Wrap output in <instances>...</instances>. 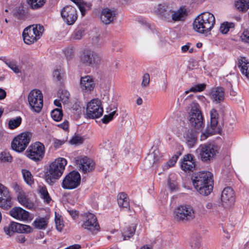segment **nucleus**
<instances>
[{
	"label": "nucleus",
	"instance_id": "nucleus-30",
	"mask_svg": "<svg viewBox=\"0 0 249 249\" xmlns=\"http://www.w3.org/2000/svg\"><path fill=\"white\" fill-rule=\"evenodd\" d=\"M221 200L227 203L228 201L232 202L234 201L233 190L231 187L225 188L221 193Z\"/></svg>",
	"mask_w": 249,
	"mask_h": 249
},
{
	"label": "nucleus",
	"instance_id": "nucleus-26",
	"mask_svg": "<svg viewBox=\"0 0 249 249\" xmlns=\"http://www.w3.org/2000/svg\"><path fill=\"white\" fill-rule=\"evenodd\" d=\"M13 205L12 197L9 191L5 192L4 195L0 197V207L5 210L9 209Z\"/></svg>",
	"mask_w": 249,
	"mask_h": 249
},
{
	"label": "nucleus",
	"instance_id": "nucleus-56",
	"mask_svg": "<svg viewBox=\"0 0 249 249\" xmlns=\"http://www.w3.org/2000/svg\"><path fill=\"white\" fill-rule=\"evenodd\" d=\"M83 138L80 136H75L70 141V142L73 144H79L83 142Z\"/></svg>",
	"mask_w": 249,
	"mask_h": 249
},
{
	"label": "nucleus",
	"instance_id": "nucleus-19",
	"mask_svg": "<svg viewBox=\"0 0 249 249\" xmlns=\"http://www.w3.org/2000/svg\"><path fill=\"white\" fill-rule=\"evenodd\" d=\"M80 87L84 93H91L95 87L94 78L90 75L82 77L80 79Z\"/></svg>",
	"mask_w": 249,
	"mask_h": 249
},
{
	"label": "nucleus",
	"instance_id": "nucleus-59",
	"mask_svg": "<svg viewBox=\"0 0 249 249\" xmlns=\"http://www.w3.org/2000/svg\"><path fill=\"white\" fill-rule=\"evenodd\" d=\"M58 126L64 130H67L69 127V122L67 121H65L63 123L58 124Z\"/></svg>",
	"mask_w": 249,
	"mask_h": 249
},
{
	"label": "nucleus",
	"instance_id": "nucleus-43",
	"mask_svg": "<svg viewBox=\"0 0 249 249\" xmlns=\"http://www.w3.org/2000/svg\"><path fill=\"white\" fill-rule=\"evenodd\" d=\"M28 3L33 9H37L42 6L45 0H27Z\"/></svg>",
	"mask_w": 249,
	"mask_h": 249
},
{
	"label": "nucleus",
	"instance_id": "nucleus-48",
	"mask_svg": "<svg viewBox=\"0 0 249 249\" xmlns=\"http://www.w3.org/2000/svg\"><path fill=\"white\" fill-rule=\"evenodd\" d=\"M64 72L60 69H55L53 72V77L57 81L60 82L63 79Z\"/></svg>",
	"mask_w": 249,
	"mask_h": 249
},
{
	"label": "nucleus",
	"instance_id": "nucleus-52",
	"mask_svg": "<svg viewBox=\"0 0 249 249\" xmlns=\"http://www.w3.org/2000/svg\"><path fill=\"white\" fill-rule=\"evenodd\" d=\"M116 110H115L111 112L110 113H109L108 115H105L103 117V118L102 119V122L104 124H107L110 121H111L113 118V116L116 113Z\"/></svg>",
	"mask_w": 249,
	"mask_h": 249
},
{
	"label": "nucleus",
	"instance_id": "nucleus-27",
	"mask_svg": "<svg viewBox=\"0 0 249 249\" xmlns=\"http://www.w3.org/2000/svg\"><path fill=\"white\" fill-rule=\"evenodd\" d=\"M184 137L189 148H192L196 144L197 135L196 131L194 130H189L186 133Z\"/></svg>",
	"mask_w": 249,
	"mask_h": 249
},
{
	"label": "nucleus",
	"instance_id": "nucleus-61",
	"mask_svg": "<svg viewBox=\"0 0 249 249\" xmlns=\"http://www.w3.org/2000/svg\"><path fill=\"white\" fill-rule=\"evenodd\" d=\"M16 240L17 242L20 243H24L26 240L25 236L23 235H19L17 236Z\"/></svg>",
	"mask_w": 249,
	"mask_h": 249
},
{
	"label": "nucleus",
	"instance_id": "nucleus-36",
	"mask_svg": "<svg viewBox=\"0 0 249 249\" xmlns=\"http://www.w3.org/2000/svg\"><path fill=\"white\" fill-rule=\"evenodd\" d=\"M210 126L213 128L217 127L218 119V114L216 109L213 108L210 111Z\"/></svg>",
	"mask_w": 249,
	"mask_h": 249
},
{
	"label": "nucleus",
	"instance_id": "nucleus-3",
	"mask_svg": "<svg viewBox=\"0 0 249 249\" xmlns=\"http://www.w3.org/2000/svg\"><path fill=\"white\" fill-rule=\"evenodd\" d=\"M13 188L16 194L17 200L21 206L30 210L35 209V204L28 196L21 186L17 183H14L13 185Z\"/></svg>",
	"mask_w": 249,
	"mask_h": 249
},
{
	"label": "nucleus",
	"instance_id": "nucleus-16",
	"mask_svg": "<svg viewBox=\"0 0 249 249\" xmlns=\"http://www.w3.org/2000/svg\"><path fill=\"white\" fill-rule=\"evenodd\" d=\"M74 162L79 170L84 173L91 171L94 167L93 161L86 156L77 157Z\"/></svg>",
	"mask_w": 249,
	"mask_h": 249
},
{
	"label": "nucleus",
	"instance_id": "nucleus-1",
	"mask_svg": "<svg viewBox=\"0 0 249 249\" xmlns=\"http://www.w3.org/2000/svg\"><path fill=\"white\" fill-rule=\"evenodd\" d=\"M215 22V18L212 14L204 12L195 19L193 29L198 33L207 35L213 28Z\"/></svg>",
	"mask_w": 249,
	"mask_h": 249
},
{
	"label": "nucleus",
	"instance_id": "nucleus-57",
	"mask_svg": "<svg viewBox=\"0 0 249 249\" xmlns=\"http://www.w3.org/2000/svg\"><path fill=\"white\" fill-rule=\"evenodd\" d=\"M6 64L14 72L18 73L20 72L19 69L17 65L13 62H6Z\"/></svg>",
	"mask_w": 249,
	"mask_h": 249
},
{
	"label": "nucleus",
	"instance_id": "nucleus-13",
	"mask_svg": "<svg viewBox=\"0 0 249 249\" xmlns=\"http://www.w3.org/2000/svg\"><path fill=\"white\" fill-rule=\"evenodd\" d=\"M80 181V175L78 172L73 171L69 173L63 179L62 187L65 189H73L79 185Z\"/></svg>",
	"mask_w": 249,
	"mask_h": 249
},
{
	"label": "nucleus",
	"instance_id": "nucleus-40",
	"mask_svg": "<svg viewBox=\"0 0 249 249\" xmlns=\"http://www.w3.org/2000/svg\"><path fill=\"white\" fill-rule=\"evenodd\" d=\"M22 121L20 117H17L15 118H12L9 121L8 126L11 129H14L19 126Z\"/></svg>",
	"mask_w": 249,
	"mask_h": 249
},
{
	"label": "nucleus",
	"instance_id": "nucleus-45",
	"mask_svg": "<svg viewBox=\"0 0 249 249\" xmlns=\"http://www.w3.org/2000/svg\"><path fill=\"white\" fill-rule=\"evenodd\" d=\"M206 85L204 84H200L192 86L188 90L185 91L186 94L189 92H200L204 90Z\"/></svg>",
	"mask_w": 249,
	"mask_h": 249
},
{
	"label": "nucleus",
	"instance_id": "nucleus-64",
	"mask_svg": "<svg viewBox=\"0 0 249 249\" xmlns=\"http://www.w3.org/2000/svg\"><path fill=\"white\" fill-rule=\"evenodd\" d=\"M81 248V246L79 244H74L67 247L65 249H79Z\"/></svg>",
	"mask_w": 249,
	"mask_h": 249
},
{
	"label": "nucleus",
	"instance_id": "nucleus-49",
	"mask_svg": "<svg viewBox=\"0 0 249 249\" xmlns=\"http://www.w3.org/2000/svg\"><path fill=\"white\" fill-rule=\"evenodd\" d=\"M84 35V31L81 29H77L75 30L72 35V38L73 39L79 40L81 39Z\"/></svg>",
	"mask_w": 249,
	"mask_h": 249
},
{
	"label": "nucleus",
	"instance_id": "nucleus-29",
	"mask_svg": "<svg viewBox=\"0 0 249 249\" xmlns=\"http://www.w3.org/2000/svg\"><path fill=\"white\" fill-rule=\"evenodd\" d=\"M238 67L241 73L249 79V61L246 57H241L238 61Z\"/></svg>",
	"mask_w": 249,
	"mask_h": 249
},
{
	"label": "nucleus",
	"instance_id": "nucleus-2",
	"mask_svg": "<svg viewBox=\"0 0 249 249\" xmlns=\"http://www.w3.org/2000/svg\"><path fill=\"white\" fill-rule=\"evenodd\" d=\"M44 27L40 25H30L25 28L22 32L24 42L31 45L37 41L42 36Z\"/></svg>",
	"mask_w": 249,
	"mask_h": 249
},
{
	"label": "nucleus",
	"instance_id": "nucleus-4",
	"mask_svg": "<svg viewBox=\"0 0 249 249\" xmlns=\"http://www.w3.org/2000/svg\"><path fill=\"white\" fill-rule=\"evenodd\" d=\"M218 147L213 144H201L196 149L201 160L204 162L212 160L218 153Z\"/></svg>",
	"mask_w": 249,
	"mask_h": 249
},
{
	"label": "nucleus",
	"instance_id": "nucleus-17",
	"mask_svg": "<svg viewBox=\"0 0 249 249\" xmlns=\"http://www.w3.org/2000/svg\"><path fill=\"white\" fill-rule=\"evenodd\" d=\"M117 14L115 9L106 7L101 10L100 18L103 23L107 25L113 23L116 19Z\"/></svg>",
	"mask_w": 249,
	"mask_h": 249
},
{
	"label": "nucleus",
	"instance_id": "nucleus-9",
	"mask_svg": "<svg viewBox=\"0 0 249 249\" xmlns=\"http://www.w3.org/2000/svg\"><path fill=\"white\" fill-rule=\"evenodd\" d=\"M28 100L33 111L36 113L41 111L43 107V95L40 90L36 89L31 90L28 94Z\"/></svg>",
	"mask_w": 249,
	"mask_h": 249
},
{
	"label": "nucleus",
	"instance_id": "nucleus-6",
	"mask_svg": "<svg viewBox=\"0 0 249 249\" xmlns=\"http://www.w3.org/2000/svg\"><path fill=\"white\" fill-rule=\"evenodd\" d=\"M174 218L178 221H189L195 219V212L190 205H180L174 212Z\"/></svg>",
	"mask_w": 249,
	"mask_h": 249
},
{
	"label": "nucleus",
	"instance_id": "nucleus-21",
	"mask_svg": "<svg viewBox=\"0 0 249 249\" xmlns=\"http://www.w3.org/2000/svg\"><path fill=\"white\" fill-rule=\"evenodd\" d=\"M181 168L185 171H192L195 167L193 155L187 154L185 155L181 161Z\"/></svg>",
	"mask_w": 249,
	"mask_h": 249
},
{
	"label": "nucleus",
	"instance_id": "nucleus-39",
	"mask_svg": "<svg viewBox=\"0 0 249 249\" xmlns=\"http://www.w3.org/2000/svg\"><path fill=\"white\" fill-rule=\"evenodd\" d=\"M234 26L233 22H224L221 24L219 31L222 34H226L229 31L230 29L233 28Z\"/></svg>",
	"mask_w": 249,
	"mask_h": 249
},
{
	"label": "nucleus",
	"instance_id": "nucleus-46",
	"mask_svg": "<svg viewBox=\"0 0 249 249\" xmlns=\"http://www.w3.org/2000/svg\"><path fill=\"white\" fill-rule=\"evenodd\" d=\"M26 14V10L23 7H19L15 13V16L20 19H24Z\"/></svg>",
	"mask_w": 249,
	"mask_h": 249
},
{
	"label": "nucleus",
	"instance_id": "nucleus-10",
	"mask_svg": "<svg viewBox=\"0 0 249 249\" xmlns=\"http://www.w3.org/2000/svg\"><path fill=\"white\" fill-rule=\"evenodd\" d=\"M103 108L100 100L93 99L88 103L86 115L89 118H98L103 115Z\"/></svg>",
	"mask_w": 249,
	"mask_h": 249
},
{
	"label": "nucleus",
	"instance_id": "nucleus-15",
	"mask_svg": "<svg viewBox=\"0 0 249 249\" xmlns=\"http://www.w3.org/2000/svg\"><path fill=\"white\" fill-rule=\"evenodd\" d=\"M61 17L68 25L73 24L77 18L76 9L70 5L66 6L61 11Z\"/></svg>",
	"mask_w": 249,
	"mask_h": 249
},
{
	"label": "nucleus",
	"instance_id": "nucleus-47",
	"mask_svg": "<svg viewBox=\"0 0 249 249\" xmlns=\"http://www.w3.org/2000/svg\"><path fill=\"white\" fill-rule=\"evenodd\" d=\"M12 157L7 151H3L0 154V160L2 162H10Z\"/></svg>",
	"mask_w": 249,
	"mask_h": 249
},
{
	"label": "nucleus",
	"instance_id": "nucleus-22",
	"mask_svg": "<svg viewBox=\"0 0 249 249\" xmlns=\"http://www.w3.org/2000/svg\"><path fill=\"white\" fill-rule=\"evenodd\" d=\"M210 95L213 101L217 103H219L222 102L224 99V89L221 87L213 88L211 90Z\"/></svg>",
	"mask_w": 249,
	"mask_h": 249
},
{
	"label": "nucleus",
	"instance_id": "nucleus-53",
	"mask_svg": "<svg viewBox=\"0 0 249 249\" xmlns=\"http://www.w3.org/2000/svg\"><path fill=\"white\" fill-rule=\"evenodd\" d=\"M78 6L83 16L85 15V6L83 4L82 0H71Z\"/></svg>",
	"mask_w": 249,
	"mask_h": 249
},
{
	"label": "nucleus",
	"instance_id": "nucleus-51",
	"mask_svg": "<svg viewBox=\"0 0 249 249\" xmlns=\"http://www.w3.org/2000/svg\"><path fill=\"white\" fill-rule=\"evenodd\" d=\"M178 157L176 155H174L168 161L166 162L164 166V169H167L168 168L173 166L176 163Z\"/></svg>",
	"mask_w": 249,
	"mask_h": 249
},
{
	"label": "nucleus",
	"instance_id": "nucleus-44",
	"mask_svg": "<svg viewBox=\"0 0 249 249\" xmlns=\"http://www.w3.org/2000/svg\"><path fill=\"white\" fill-rule=\"evenodd\" d=\"M62 116L63 113L61 109L56 108L53 110L51 112V117L56 122L60 121Z\"/></svg>",
	"mask_w": 249,
	"mask_h": 249
},
{
	"label": "nucleus",
	"instance_id": "nucleus-55",
	"mask_svg": "<svg viewBox=\"0 0 249 249\" xmlns=\"http://www.w3.org/2000/svg\"><path fill=\"white\" fill-rule=\"evenodd\" d=\"M150 82V76L148 73H145L142 77V87L145 88L147 87L149 84Z\"/></svg>",
	"mask_w": 249,
	"mask_h": 249
},
{
	"label": "nucleus",
	"instance_id": "nucleus-7",
	"mask_svg": "<svg viewBox=\"0 0 249 249\" xmlns=\"http://www.w3.org/2000/svg\"><path fill=\"white\" fill-rule=\"evenodd\" d=\"M67 164V160L63 158L55 159L50 165L49 176L51 179H57L60 178Z\"/></svg>",
	"mask_w": 249,
	"mask_h": 249
},
{
	"label": "nucleus",
	"instance_id": "nucleus-42",
	"mask_svg": "<svg viewBox=\"0 0 249 249\" xmlns=\"http://www.w3.org/2000/svg\"><path fill=\"white\" fill-rule=\"evenodd\" d=\"M190 249H202L201 241L197 237H193L190 243Z\"/></svg>",
	"mask_w": 249,
	"mask_h": 249
},
{
	"label": "nucleus",
	"instance_id": "nucleus-38",
	"mask_svg": "<svg viewBox=\"0 0 249 249\" xmlns=\"http://www.w3.org/2000/svg\"><path fill=\"white\" fill-rule=\"evenodd\" d=\"M135 226H132L128 227L124 230L122 235L123 237V240H126L129 239L131 237L133 236L135 232Z\"/></svg>",
	"mask_w": 249,
	"mask_h": 249
},
{
	"label": "nucleus",
	"instance_id": "nucleus-11",
	"mask_svg": "<svg viewBox=\"0 0 249 249\" xmlns=\"http://www.w3.org/2000/svg\"><path fill=\"white\" fill-rule=\"evenodd\" d=\"M26 154L30 159L35 161H40L44 156V145L40 142H36L28 147Z\"/></svg>",
	"mask_w": 249,
	"mask_h": 249
},
{
	"label": "nucleus",
	"instance_id": "nucleus-14",
	"mask_svg": "<svg viewBox=\"0 0 249 249\" xmlns=\"http://www.w3.org/2000/svg\"><path fill=\"white\" fill-rule=\"evenodd\" d=\"M82 227L92 232H96L100 230V226L94 214L88 213L83 215V222Z\"/></svg>",
	"mask_w": 249,
	"mask_h": 249
},
{
	"label": "nucleus",
	"instance_id": "nucleus-31",
	"mask_svg": "<svg viewBox=\"0 0 249 249\" xmlns=\"http://www.w3.org/2000/svg\"><path fill=\"white\" fill-rule=\"evenodd\" d=\"M37 192L40 197L46 203H49L51 201V198L49 194L47 188L45 186H39L37 188Z\"/></svg>",
	"mask_w": 249,
	"mask_h": 249
},
{
	"label": "nucleus",
	"instance_id": "nucleus-35",
	"mask_svg": "<svg viewBox=\"0 0 249 249\" xmlns=\"http://www.w3.org/2000/svg\"><path fill=\"white\" fill-rule=\"evenodd\" d=\"M235 7L240 11H246L249 8V0H238L235 2Z\"/></svg>",
	"mask_w": 249,
	"mask_h": 249
},
{
	"label": "nucleus",
	"instance_id": "nucleus-60",
	"mask_svg": "<svg viewBox=\"0 0 249 249\" xmlns=\"http://www.w3.org/2000/svg\"><path fill=\"white\" fill-rule=\"evenodd\" d=\"M191 45V43L188 42L185 45H183L181 47V50L182 53H186L190 47Z\"/></svg>",
	"mask_w": 249,
	"mask_h": 249
},
{
	"label": "nucleus",
	"instance_id": "nucleus-5",
	"mask_svg": "<svg viewBox=\"0 0 249 249\" xmlns=\"http://www.w3.org/2000/svg\"><path fill=\"white\" fill-rule=\"evenodd\" d=\"M190 115L189 121L191 125L196 129H200L203 126V118L199 105L195 102L190 104Z\"/></svg>",
	"mask_w": 249,
	"mask_h": 249
},
{
	"label": "nucleus",
	"instance_id": "nucleus-63",
	"mask_svg": "<svg viewBox=\"0 0 249 249\" xmlns=\"http://www.w3.org/2000/svg\"><path fill=\"white\" fill-rule=\"evenodd\" d=\"M63 141L56 140L54 142V147L56 148H59L61 145L63 144Z\"/></svg>",
	"mask_w": 249,
	"mask_h": 249
},
{
	"label": "nucleus",
	"instance_id": "nucleus-20",
	"mask_svg": "<svg viewBox=\"0 0 249 249\" xmlns=\"http://www.w3.org/2000/svg\"><path fill=\"white\" fill-rule=\"evenodd\" d=\"M10 214L15 219L26 221L30 219V213L20 207H15L10 211Z\"/></svg>",
	"mask_w": 249,
	"mask_h": 249
},
{
	"label": "nucleus",
	"instance_id": "nucleus-34",
	"mask_svg": "<svg viewBox=\"0 0 249 249\" xmlns=\"http://www.w3.org/2000/svg\"><path fill=\"white\" fill-rule=\"evenodd\" d=\"M21 173L25 182L28 185L31 186L34 184V177L30 171L26 169H22Z\"/></svg>",
	"mask_w": 249,
	"mask_h": 249
},
{
	"label": "nucleus",
	"instance_id": "nucleus-24",
	"mask_svg": "<svg viewBox=\"0 0 249 249\" xmlns=\"http://www.w3.org/2000/svg\"><path fill=\"white\" fill-rule=\"evenodd\" d=\"M154 11L166 20L170 19L168 12H171L169 5L166 3L160 4L154 9Z\"/></svg>",
	"mask_w": 249,
	"mask_h": 249
},
{
	"label": "nucleus",
	"instance_id": "nucleus-62",
	"mask_svg": "<svg viewBox=\"0 0 249 249\" xmlns=\"http://www.w3.org/2000/svg\"><path fill=\"white\" fill-rule=\"evenodd\" d=\"M215 207L216 204L211 202H207L206 204V208L208 210H213L214 209Z\"/></svg>",
	"mask_w": 249,
	"mask_h": 249
},
{
	"label": "nucleus",
	"instance_id": "nucleus-41",
	"mask_svg": "<svg viewBox=\"0 0 249 249\" xmlns=\"http://www.w3.org/2000/svg\"><path fill=\"white\" fill-rule=\"evenodd\" d=\"M58 97L62 103L66 104L69 101L70 93L66 90H60L58 92Z\"/></svg>",
	"mask_w": 249,
	"mask_h": 249
},
{
	"label": "nucleus",
	"instance_id": "nucleus-33",
	"mask_svg": "<svg viewBox=\"0 0 249 249\" xmlns=\"http://www.w3.org/2000/svg\"><path fill=\"white\" fill-rule=\"evenodd\" d=\"M118 203L120 207L127 208L129 206L128 198L124 193H120L118 196Z\"/></svg>",
	"mask_w": 249,
	"mask_h": 249
},
{
	"label": "nucleus",
	"instance_id": "nucleus-8",
	"mask_svg": "<svg viewBox=\"0 0 249 249\" xmlns=\"http://www.w3.org/2000/svg\"><path fill=\"white\" fill-rule=\"evenodd\" d=\"M31 135V133L28 132H23L18 135L12 142V149L18 152L23 151L30 142Z\"/></svg>",
	"mask_w": 249,
	"mask_h": 249
},
{
	"label": "nucleus",
	"instance_id": "nucleus-32",
	"mask_svg": "<svg viewBox=\"0 0 249 249\" xmlns=\"http://www.w3.org/2000/svg\"><path fill=\"white\" fill-rule=\"evenodd\" d=\"M48 223V219L44 217L36 218L33 223V225L36 229L44 230L47 228Z\"/></svg>",
	"mask_w": 249,
	"mask_h": 249
},
{
	"label": "nucleus",
	"instance_id": "nucleus-58",
	"mask_svg": "<svg viewBox=\"0 0 249 249\" xmlns=\"http://www.w3.org/2000/svg\"><path fill=\"white\" fill-rule=\"evenodd\" d=\"M168 184L169 186V187L171 191H175L177 188V185L176 183L174 182H171L170 180L168 181Z\"/></svg>",
	"mask_w": 249,
	"mask_h": 249
},
{
	"label": "nucleus",
	"instance_id": "nucleus-50",
	"mask_svg": "<svg viewBox=\"0 0 249 249\" xmlns=\"http://www.w3.org/2000/svg\"><path fill=\"white\" fill-rule=\"evenodd\" d=\"M240 37L243 42L249 44V30H244Z\"/></svg>",
	"mask_w": 249,
	"mask_h": 249
},
{
	"label": "nucleus",
	"instance_id": "nucleus-18",
	"mask_svg": "<svg viewBox=\"0 0 249 249\" xmlns=\"http://www.w3.org/2000/svg\"><path fill=\"white\" fill-rule=\"evenodd\" d=\"M212 177V174L210 172L202 171L195 174L192 178L194 187H198L208 182L209 179H213Z\"/></svg>",
	"mask_w": 249,
	"mask_h": 249
},
{
	"label": "nucleus",
	"instance_id": "nucleus-28",
	"mask_svg": "<svg viewBox=\"0 0 249 249\" xmlns=\"http://www.w3.org/2000/svg\"><path fill=\"white\" fill-rule=\"evenodd\" d=\"M10 229L12 231L15 229L16 232L24 233H30L33 231V229L31 226L18 223L12 224Z\"/></svg>",
	"mask_w": 249,
	"mask_h": 249
},
{
	"label": "nucleus",
	"instance_id": "nucleus-23",
	"mask_svg": "<svg viewBox=\"0 0 249 249\" xmlns=\"http://www.w3.org/2000/svg\"><path fill=\"white\" fill-rule=\"evenodd\" d=\"M172 20L174 21L183 20L187 16L188 10L185 6H181L176 11H171Z\"/></svg>",
	"mask_w": 249,
	"mask_h": 249
},
{
	"label": "nucleus",
	"instance_id": "nucleus-54",
	"mask_svg": "<svg viewBox=\"0 0 249 249\" xmlns=\"http://www.w3.org/2000/svg\"><path fill=\"white\" fill-rule=\"evenodd\" d=\"M55 222L56 229L58 231H61L63 230V228L64 227L63 221L61 220L60 217H57V216H56L55 219Z\"/></svg>",
	"mask_w": 249,
	"mask_h": 249
},
{
	"label": "nucleus",
	"instance_id": "nucleus-12",
	"mask_svg": "<svg viewBox=\"0 0 249 249\" xmlns=\"http://www.w3.org/2000/svg\"><path fill=\"white\" fill-rule=\"evenodd\" d=\"M80 61L88 66H93L100 63L101 56L100 55L89 49H85L80 56Z\"/></svg>",
	"mask_w": 249,
	"mask_h": 249
},
{
	"label": "nucleus",
	"instance_id": "nucleus-25",
	"mask_svg": "<svg viewBox=\"0 0 249 249\" xmlns=\"http://www.w3.org/2000/svg\"><path fill=\"white\" fill-rule=\"evenodd\" d=\"M196 190L201 195L203 196L209 195L213 191V180L209 179L208 182H205L202 185L198 187H195Z\"/></svg>",
	"mask_w": 249,
	"mask_h": 249
},
{
	"label": "nucleus",
	"instance_id": "nucleus-37",
	"mask_svg": "<svg viewBox=\"0 0 249 249\" xmlns=\"http://www.w3.org/2000/svg\"><path fill=\"white\" fill-rule=\"evenodd\" d=\"M217 131L216 128H213L212 126H208L205 131L200 135L201 141H205L209 136L214 134Z\"/></svg>",
	"mask_w": 249,
	"mask_h": 249
}]
</instances>
